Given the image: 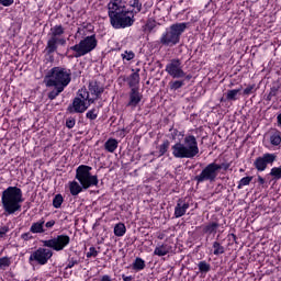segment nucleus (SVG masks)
I'll return each instance as SVG.
<instances>
[{
    "mask_svg": "<svg viewBox=\"0 0 281 281\" xmlns=\"http://www.w3.org/2000/svg\"><path fill=\"white\" fill-rule=\"evenodd\" d=\"M108 16L114 30H125L135 23V13L126 9V0H110Z\"/></svg>",
    "mask_w": 281,
    "mask_h": 281,
    "instance_id": "f257e3e1",
    "label": "nucleus"
},
{
    "mask_svg": "<svg viewBox=\"0 0 281 281\" xmlns=\"http://www.w3.org/2000/svg\"><path fill=\"white\" fill-rule=\"evenodd\" d=\"M71 82V69L65 67H53L44 77L46 87H54V90L48 93V100H56Z\"/></svg>",
    "mask_w": 281,
    "mask_h": 281,
    "instance_id": "f03ea898",
    "label": "nucleus"
},
{
    "mask_svg": "<svg viewBox=\"0 0 281 281\" xmlns=\"http://www.w3.org/2000/svg\"><path fill=\"white\" fill-rule=\"evenodd\" d=\"M74 181L69 182V190L72 196H78L83 190H89V188H98L100 180L98 176L91 175V167L87 165H80L76 169V176ZM79 181V182H78Z\"/></svg>",
    "mask_w": 281,
    "mask_h": 281,
    "instance_id": "7ed1b4c3",
    "label": "nucleus"
},
{
    "mask_svg": "<svg viewBox=\"0 0 281 281\" xmlns=\"http://www.w3.org/2000/svg\"><path fill=\"white\" fill-rule=\"evenodd\" d=\"M171 150L176 159H194L199 155V142L194 135H187L183 143H176Z\"/></svg>",
    "mask_w": 281,
    "mask_h": 281,
    "instance_id": "20e7f679",
    "label": "nucleus"
},
{
    "mask_svg": "<svg viewBox=\"0 0 281 281\" xmlns=\"http://www.w3.org/2000/svg\"><path fill=\"white\" fill-rule=\"evenodd\" d=\"M23 190L19 187H8L2 191L1 203L5 212H21Z\"/></svg>",
    "mask_w": 281,
    "mask_h": 281,
    "instance_id": "39448f33",
    "label": "nucleus"
},
{
    "mask_svg": "<svg viewBox=\"0 0 281 281\" xmlns=\"http://www.w3.org/2000/svg\"><path fill=\"white\" fill-rule=\"evenodd\" d=\"M186 30H188V23L186 22L171 24L160 37L161 45H165L166 47H175V45H179L181 34H183Z\"/></svg>",
    "mask_w": 281,
    "mask_h": 281,
    "instance_id": "423d86ee",
    "label": "nucleus"
},
{
    "mask_svg": "<svg viewBox=\"0 0 281 281\" xmlns=\"http://www.w3.org/2000/svg\"><path fill=\"white\" fill-rule=\"evenodd\" d=\"M95 47H98V38H95V34H92L86 36L78 44L70 46L68 50L74 52V58H82V56L91 54Z\"/></svg>",
    "mask_w": 281,
    "mask_h": 281,
    "instance_id": "0eeeda50",
    "label": "nucleus"
},
{
    "mask_svg": "<svg viewBox=\"0 0 281 281\" xmlns=\"http://www.w3.org/2000/svg\"><path fill=\"white\" fill-rule=\"evenodd\" d=\"M65 27L63 25H55L50 29L48 34V41L46 45V53L54 54L58 49V45H67V40L65 38Z\"/></svg>",
    "mask_w": 281,
    "mask_h": 281,
    "instance_id": "6e6552de",
    "label": "nucleus"
},
{
    "mask_svg": "<svg viewBox=\"0 0 281 281\" xmlns=\"http://www.w3.org/2000/svg\"><path fill=\"white\" fill-rule=\"evenodd\" d=\"M221 170H229V165L211 162L198 176H195V181L198 183H204V181L213 183V181H216Z\"/></svg>",
    "mask_w": 281,
    "mask_h": 281,
    "instance_id": "1a4fd4ad",
    "label": "nucleus"
},
{
    "mask_svg": "<svg viewBox=\"0 0 281 281\" xmlns=\"http://www.w3.org/2000/svg\"><path fill=\"white\" fill-rule=\"evenodd\" d=\"M94 102L95 99L89 97L87 89H80L77 97L72 100V104L68 106V111L70 113H85Z\"/></svg>",
    "mask_w": 281,
    "mask_h": 281,
    "instance_id": "9d476101",
    "label": "nucleus"
},
{
    "mask_svg": "<svg viewBox=\"0 0 281 281\" xmlns=\"http://www.w3.org/2000/svg\"><path fill=\"white\" fill-rule=\"evenodd\" d=\"M54 256V250L49 248L40 247L36 250L32 251L29 257L30 265H40L41 267H45L49 260H52Z\"/></svg>",
    "mask_w": 281,
    "mask_h": 281,
    "instance_id": "9b49d317",
    "label": "nucleus"
},
{
    "mask_svg": "<svg viewBox=\"0 0 281 281\" xmlns=\"http://www.w3.org/2000/svg\"><path fill=\"white\" fill-rule=\"evenodd\" d=\"M69 243H71V237L66 234H60L50 239L42 240L43 247L53 249V251H63L66 247H69Z\"/></svg>",
    "mask_w": 281,
    "mask_h": 281,
    "instance_id": "f8f14e48",
    "label": "nucleus"
},
{
    "mask_svg": "<svg viewBox=\"0 0 281 281\" xmlns=\"http://www.w3.org/2000/svg\"><path fill=\"white\" fill-rule=\"evenodd\" d=\"M165 71L168 74V76L178 80L186 78V72L183 71V61H181L179 58L169 60V63L166 65Z\"/></svg>",
    "mask_w": 281,
    "mask_h": 281,
    "instance_id": "ddd939ff",
    "label": "nucleus"
},
{
    "mask_svg": "<svg viewBox=\"0 0 281 281\" xmlns=\"http://www.w3.org/2000/svg\"><path fill=\"white\" fill-rule=\"evenodd\" d=\"M278 159V155L266 153L262 156H259L254 161V167L258 172H265L268 166H273V162Z\"/></svg>",
    "mask_w": 281,
    "mask_h": 281,
    "instance_id": "4468645a",
    "label": "nucleus"
},
{
    "mask_svg": "<svg viewBox=\"0 0 281 281\" xmlns=\"http://www.w3.org/2000/svg\"><path fill=\"white\" fill-rule=\"evenodd\" d=\"M89 92L93 95L92 100H98L102 93H104V87L98 81H90L89 83Z\"/></svg>",
    "mask_w": 281,
    "mask_h": 281,
    "instance_id": "2eb2a0df",
    "label": "nucleus"
},
{
    "mask_svg": "<svg viewBox=\"0 0 281 281\" xmlns=\"http://www.w3.org/2000/svg\"><path fill=\"white\" fill-rule=\"evenodd\" d=\"M142 93H139V90L136 88H132L130 92V101L127 103V106H131L132 109H136L142 102Z\"/></svg>",
    "mask_w": 281,
    "mask_h": 281,
    "instance_id": "dca6fc26",
    "label": "nucleus"
},
{
    "mask_svg": "<svg viewBox=\"0 0 281 281\" xmlns=\"http://www.w3.org/2000/svg\"><path fill=\"white\" fill-rule=\"evenodd\" d=\"M198 271L196 276L200 278H207V273L212 271V265L207 260H201L196 263Z\"/></svg>",
    "mask_w": 281,
    "mask_h": 281,
    "instance_id": "f3484780",
    "label": "nucleus"
},
{
    "mask_svg": "<svg viewBox=\"0 0 281 281\" xmlns=\"http://www.w3.org/2000/svg\"><path fill=\"white\" fill-rule=\"evenodd\" d=\"M218 232V224L209 222L206 225L202 226V234L210 236H216Z\"/></svg>",
    "mask_w": 281,
    "mask_h": 281,
    "instance_id": "a211bd4d",
    "label": "nucleus"
},
{
    "mask_svg": "<svg viewBox=\"0 0 281 281\" xmlns=\"http://www.w3.org/2000/svg\"><path fill=\"white\" fill-rule=\"evenodd\" d=\"M31 234H45V218L34 222L30 227Z\"/></svg>",
    "mask_w": 281,
    "mask_h": 281,
    "instance_id": "6ab92c4d",
    "label": "nucleus"
},
{
    "mask_svg": "<svg viewBox=\"0 0 281 281\" xmlns=\"http://www.w3.org/2000/svg\"><path fill=\"white\" fill-rule=\"evenodd\" d=\"M168 254H172V246L169 244H162L160 246H157L154 250V256H168Z\"/></svg>",
    "mask_w": 281,
    "mask_h": 281,
    "instance_id": "aec40b11",
    "label": "nucleus"
},
{
    "mask_svg": "<svg viewBox=\"0 0 281 281\" xmlns=\"http://www.w3.org/2000/svg\"><path fill=\"white\" fill-rule=\"evenodd\" d=\"M117 139L115 138H109L105 144H104V148L108 153H113L114 150H117Z\"/></svg>",
    "mask_w": 281,
    "mask_h": 281,
    "instance_id": "412c9836",
    "label": "nucleus"
},
{
    "mask_svg": "<svg viewBox=\"0 0 281 281\" xmlns=\"http://www.w3.org/2000/svg\"><path fill=\"white\" fill-rule=\"evenodd\" d=\"M132 269L134 271H144L146 269V261L139 257H137L132 263Z\"/></svg>",
    "mask_w": 281,
    "mask_h": 281,
    "instance_id": "4be33fe9",
    "label": "nucleus"
},
{
    "mask_svg": "<svg viewBox=\"0 0 281 281\" xmlns=\"http://www.w3.org/2000/svg\"><path fill=\"white\" fill-rule=\"evenodd\" d=\"M127 83L131 87V89H135V87H137V85H139V72H133L127 78Z\"/></svg>",
    "mask_w": 281,
    "mask_h": 281,
    "instance_id": "5701e85b",
    "label": "nucleus"
},
{
    "mask_svg": "<svg viewBox=\"0 0 281 281\" xmlns=\"http://www.w3.org/2000/svg\"><path fill=\"white\" fill-rule=\"evenodd\" d=\"M243 91V88L228 90L226 93V100L236 102L238 100V94Z\"/></svg>",
    "mask_w": 281,
    "mask_h": 281,
    "instance_id": "b1692460",
    "label": "nucleus"
},
{
    "mask_svg": "<svg viewBox=\"0 0 281 281\" xmlns=\"http://www.w3.org/2000/svg\"><path fill=\"white\" fill-rule=\"evenodd\" d=\"M270 144L272 146H280L281 144V132L274 131L270 134Z\"/></svg>",
    "mask_w": 281,
    "mask_h": 281,
    "instance_id": "393cba45",
    "label": "nucleus"
},
{
    "mask_svg": "<svg viewBox=\"0 0 281 281\" xmlns=\"http://www.w3.org/2000/svg\"><path fill=\"white\" fill-rule=\"evenodd\" d=\"M126 234V225L124 223H117L114 226V236L122 237Z\"/></svg>",
    "mask_w": 281,
    "mask_h": 281,
    "instance_id": "a878e982",
    "label": "nucleus"
},
{
    "mask_svg": "<svg viewBox=\"0 0 281 281\" xmlns=\"http://www.w3.org/2000/svg\"><path fill=\"white\" fill-rule=\"evenodd\" d=\"M222 221H225V217L223 216V213H221V212H215V213L211 216L210 223H216V224L218 225V227H221V225H223V223H221Z\"/></svg>",
    "mask_w": 281,
    "mask_h": 281,
    "instance_id": "bb28decb",
    "label": "nucleus"
},
{
    "mask_svg": "<svg viewBox=\"0 0 281 281\" xmlns=\"http://www.w3.org/2000/svg\"><path fill=\"white\" fill-rule=\"evenodd\" d=\"M186 86V80H175L169 82V89L171 91H177L178 89H181V87Z\"/></svg>",
    "mask_w": 281,
    "mask_h": 281,
    "instance_id": "cd10ccee",
    "label": "nucleus"
},
{
    "mask_svg": "<svg viewBox=\"0 0 281 281\" xmlns=\"http://www.w3.org/2000/svg\"><path fill=\"white\" fill-rule=\"evenodd\" d=\"M170 148V140H164V143L158 147V157H164Z\"/></svg>",
    "mask_w": 281,
    "mask_h": 281,
    "instance_id": "c85d7f7f",
    "label": "nucleus"
},
{
    "mask_svg": "<svg viewBox=\"0 0 281 281\" xmlns=\"http://www.w3.org/2000/svg\"><path fill=\"white\" fill-rule=\"evenodd\" d=\"M213 254L214 256H222L225 254V247L221 245L218 241L213 243Z\"/></svg>",
    "mask_w": 281,
    "mask_h": 281,
    "instance_id": "c756f323",
    "label": "nucleus"
},
{
    "mask_svg": "<svg viewBox=\"0 0 281 281\" xmlns=\"http://www.w3.org/2000/svg\"><path fill=\"white\" fill-rule=\"evenodd\" d=\"M270 177L273 178L274 181H280V179H281V167H273L270 170Z\"/></svg>",
    "mask_w": 281,
    "mask_h": 281,
    "instance_id": "7c9ffc66",
    "label": "nucleus"
},
{
    "mask_svg": "<svg viewBox=\"0 0 281 281\" xmlns=\"http://www.w3.org/2000/svg\"><path fill=\"white\" fill-rule=\"evenodd\" d=\"M128 5L134 8L136 14L137 12H142V2H139V0H130Z\"/></svg>",
    "mask_w": 281,
    "mask_h": 281,
    "instance_id": "2f4dec72",
    "label": "nucleus"
},
{
    "mask_svg": "<svg viewBox=\"0 0 281 281\" xmlns=\"http://www.w3.org/2000/svg\"><path fill=\"white\" fill-rule=\"evenodd\" d=\"M251 181H254V177H244L239 180L238 183V190H240L241 188H244V186H249L251 183Z\"/></svg>",
    "mask_w": 281,
    "mask_h": 281,
    "instance_id": "473e14b6",
    "label": "nucleus"
},
{
    "mask_svg": "<svg viewBox=\"0 0 281 281\" xmlns=\"http://www.w3.org/2000/svg\"><path fill=\"white\" fill-rule=\"evenodd\" d=\"M122 60H133L135 58V53L133 50H124V53L121 54Z\"/></svg>",
    "mask_w": 281,
    "mask_h": 281,
    "instance_id": "72a5a7b5",
    "label": "nucleus"
},
{
    "mask_svg": "<svg viewBox=\"0 0 281 281\" xmlns=\"http://www.w3.org/2000/svg\"><path fill=\"white\" fill-rule=\"evenodd\" d=\"M190 205L186 201L180 200L176 206V212H186Z\"/></svg>",
    "mask_w": 281,
    "mask_h": 281,
    "instance_id": "f704fd0d",
    "label": "nucleus"
},
{
    "mask_svg": "<svg viewBox=\"0 0 281 281\" xmlns=\"http://www.w3.org/2000/svg\"><path fill=\"white\" fill-rule=\"evenodd\" d=\"M12 265L10 257H1L0 258V269H5Z\"/></svg>",
    "mask_w": 281,
    "mask_h": 281,
    "instance_id": "c9c22d12",
    "label": "nucleus"
},
{
    "mask_svg": "<svg viewBox=\"0 0 281 281\" xmlns=\"http://www.w3.org/2000/svg\"><path fill=\"white\" fill-rule=\"evenodd\" d=\"M100 221H102V218H97L95 223L93 224V231L98 232L97 236H100V232H105L104 227L100 226Z\"/></svg>",
    "mask_w": 281,
    "mask_h": 281,
    "instance_id": "e433bc0d",
    "label": "nucleus"
},
{
    "mask_svg": "<svg viewBox=\"0 0 281 281\" xmlns=\"http://www.w3.org/2000/svg\"><path fill=\"white\" fill-rule=\"evenodd\" d=\"M100 254V251H98V249H95V247L91 246L89 248V251L86 254L87 258H98V255Z\"/></svg>",
    "mask_w": 281,
    "mask_h": 281,
    "instance_id": "4c0bfd02",
    "label": "nucleus"
},
{
    "mask_svg": "<svg viewBox=\"0 0 281 281\" xmlns=\"http://www.w3.org/2000/svg\"><path fill=\"white\" fill-rule=\"evenodd\" d=\"M86 117L88 120H97L98 119V110H95V109L89 110L86 114Z\"/></svg>",
    "mask_w": 281,
    "mask_h": 281,
    "instance_id": "58836bf2",
    "label": "nucleus"
},
{
    "mask_svg": "<svg viewBox=\"0 0 281 281\" xmlns=\"http://www.w3.org/2000/svg\"><path fill=\"white\" fill-rule=\"evenodd\" d=\"M63 195L57 194L53 200L54 207H60L63 205Z\"/></svg>",
    "mask_w": 281,
    "mask_h": 281,
    "instance_id": "ea45409f",
    "label": "nucleus"
},
{
    "mask_svg": "<svg viewBox=\"0 0 281 281\" xmlns=\"http://www.w3.org/2000/svg\"><path fill=\"white\" fill-rule=\"evenodd\" d=\"M78 259L76 257H69L68 263H67V269H74L75 265H78Z\"/></svg>",
    "mask_w": 281,
    "mask_h": 281,
    "instance_id": "a19ab883",
    "label": "nucleus"
},
{
    "mask_svg": "<svg viewBox=\"0 0 281 281\" xmlns=\"http://www.w3.org/2000/svg\"><path fill=\"white\" fill-rule=\"evenodd\" d=\"M66 126H67V128H74V126H76V119H74V117L67 119Z\"/></svg>",
    "mask_w": 281,
    "mask_h": 281,
    "instance_id": "79ce46f5",
    "label": "nucleus"
},
{
    "mask_svg": "<svg viewBox=\"0 0 281 281\" xmlns=\"http://www.w3.org/2000/svg\"><path fill=\"white\" fill-rule=\"evenodd\" d=\"M22 240H34V236L32 235V232L23 233L21 235Z\"/></svg>",
    "mask_w": 281,
    "mask_h": 281,
    "instance_id": "37998d69",
    "label": "nucleus"
},
{
    "mask_svg": "<svg viewBox=\"0 0 281 281\" xmlns=\"http://www.w3.org/2000/svg\"><path fill=\"white\" fill-rule=\"evenodd\" d=\"M14 3V0H0V5H4V8H10Z\"/></svg>",
    "mask_w": 281,
    "mask_h": 281,
    "instance_id": "c03bdc74",
    "label": "nucleus"
},
{
    "mask_svg": "<svg viewBox=\"0 0 281 281\" xmlns=\"http://www.w3.org/2000/svg\"><path fill=\"white\" fill-rule=\"evenodd\" d=\"M145 30L146 32H153V30H155V23L153 22L147 23L145 26Z\"/></svg>",
    "mask_w": 281,
    "mask_h": 281,
    "instance_id": "a18cd8bd",
    "label": "nucleus"
},
{
    "mask_svg": "<svg viewBox=\"0 0 281 281\" xmlns=\"http://www.w3.org/2000/svg\"><path fill=\"white\" fill-rule=\"evenodd\" d=\"M9 232H10V228H8L7 226L1 227L0 228V238H3V236H5V234Z\"/></svg>",
    "mask_w": 281,
    "mask_h": 281,
    "instance_id": "49530a36",
    "label": "nucleus"
},
{
    "mask_svg": "<svg viewBox=\"0 0 281 281\" xmlns=\"http://www.w3.org/2000/svg\"><path fill=\"white\" fill-rule=\"evenodd\" d=\"M55 225H56V221L50 220V221L46 222L45 227L47 229H52V227H54Z\"/></svg>",
    "mask_w": 281,
    "mask_h": 281,
    "instance_id": "de8ad7c7",
    "label": "nucleus"
},
{
    "mask_svg": "<svg viewBox=\"0 0 281 281\" xmlns=\"http://www.w3.org/2000/svg\"><path fill=\"white\" fill-rule=\"evenodd\" d=\"M254 91V86H249L244 90V95H251V92Z\"/></svg>",
    "mask_w": 281,
    "mask_h": 281,
    "instance_id": "09e8293b",
    "label": "nucleus"
},
{
    "mask_svg": "<svg viewBox=\"0 0 281 281\" xmlns=\"http://www.w3.org/2000/svg\"><path fill=\"white\" fill-rule=\"evenodd\" d=\"M100 281H113V279H111V276H109V274H103L101 277Z\"/></svg>",
    "mask_w": 281,
    "mask_h": 281,
    "instance_id": "8fccbe9b",
    "label": "nucleus"
},
{
    "mask_svg": "<svg viewBox=\"0 0 281 281\" xmlns=\"http://www.w3.org/2000/svg\"><path fill=\"white\" fill-rule=\"evenodd\" d=\"M186 212H175V218H181V216H184Z\"/></svg>",
    "mask_w": 281,
    "mask_h": 281,
    "instance_id": "3c124183",
    "label": "nucleus"
},
{
    "mask_svg": "<svg viewBox=\"0 0 281 281\" xmlns=\"http://www.w3.org/2000/svg\"><path fill=\"white\" fill-rule=\"evenodd\" d=\"M122 280L123 281H133V276L126 277L125 274H122Z\"/></svg>",
    "mask_w": 281,
    "mask_h": 281,
    "instance_id": "603ef678",
    "label": "nucleus"
},
{
    "mask_svg": "<svg viewBox=\"0 0 281 281\" xmlns=\"http://www.w3.org/2000/svg\"><path fill=\"white\" fill-rule=\"evenodd\" d=\"M258 183L265 186V178H262V176H258Z\"/></svg>",
    "mask_w": 281,
    "mask_h": 281,
    "instance_id": "864d4df0",
    "label": "nucleus"
},
{
    "mask_svg": "<svg viewBox=\"0 0 281 281\" xmlns=\"http://www.w3.org/2000/svg\"><path fill=\"white\" fill-rule=\"evenodd\" d=\"M228 236H229L231 240H233L234 243H236V239H237L236 234L232 233V234H229Z\"/></svg>",
    "mask_w": 281,
    "mask_h": 281,
    "instance_id": "5fc2aeb1",
    "label": "nucleus"
},
{
    "mask_svg": "<svg viewBox=\"0 0 281 281\" xmlns=\"http://www.w3.org/2000/svg\"><path fill=\"white\" fill-rule=\"evenodd\" d=\"M183 78H186V80H191V79H192V76H191V75H188V74L186 72V76H184Z\"/></svg>",
    "mask_w": 281,
    "mask_h": 281,
    "instance_id": "6e6d98bb",
    "label": "nucleus"
},
{
    "mask_svg": "<svg viewBox=\"0 0 281 281\" xmlns=\"http://www.w3.org/2000/svg\"><path fill=\"white\" fill-rule=\"evenodd\" d=\"M277 120H278V123L281 124V114L278 115Z\"/></svg>",
    "mask_w": 281,
    "mask_h": 281,
    "instance_id": "4d7b16f0",
    "label": "nucleus"
},
{
    "mask_svg": "<svg viewBox=\"0 0 281 281\" xmlns=\"http://www.w3.org/2000/svg\"><path fill=\"white\" fill-rule=\"evenodd\" d=\"M10 214H14V212H8V213H5V216H10Z\"/></svg>",
    "mask_w": 281,
    "mask_h": 281,
    "instance_id": "13d9d810",
    "label": "nucleus"
},
{
    "mask_svg": "<svg viewBox=\"0 0 281 281\" xmlns=\"http://www.w3.org/2000/svg\"><path fill=\"white\" fill-rule=\"evenodd\" d=\"M101 239L104 240V237H102Z\"/></svg>",
    "mask_w": 281,
    "mask_h": 281,
    "instance_id": "bf43d9fd",
    "label": "nucleus"
}]
</instances>
